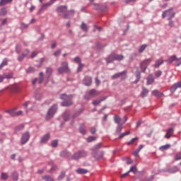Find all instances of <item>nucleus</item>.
<instances>
[{"label":"nucleus","instance_id":"c85d7f7f","mask_svg":"<svg viewBox=\"0 0 181 181\" xmlns=\"http://www.w3.org/2000/svg\"><path fill=\"white\" fill-rule=\"evenodd\" d=\"M166 62L168 64H172L173 62H176V55H172L166 60Z\"/></svg>","mask_w":181,"mask_h":181},{"label":"nucleus","instance_id":"a19ab883","mask_svg":"<svg viewBox=\"0 0 181 181\" xmlns=\"http://www.w3.org/2000/svg\"><path fill=\"white\" fill-rule=\"evenodd\" d=\"M97 140V137L93 136H89L87 139L86 141L87 142L90 143V142H93V141H96Z\"/></svg>","mask_w":181,"mask_h":181},{"label":"nucleus","instance_id":"a18cd8bd","mask_svg":"<svg viewBox=\"0 0 181 181\" xmlns=\"http://www.w3.org/2000/svg\"><path fill=\"white\" fill-rule=\"evenodd\" d=\"M66 177V171H62L60 175L58 177V180H62V179H64Z\"/></svg>","mask_w":181,"mask_h":181},{"label":"nucleus","instance_id":"6ab92c4d","mask_svg":"<svg viewBox=\"0 0 181 181\" xmlns=\"http://www.w3.org/2000/svg\"><path fill=\"white\" fill-rule=\"evenodd\" d=\"M49 139H50V134L47 133L42 137L40 144H46Z\"/></svg>","mask_w":181,"mask_h":181},{"label":"nucleus","instance_id":"7c9ffc66","mask_svg":"<svg viewBox=\"0 0 181 181\" xmlns=\"http://www.w3.org/2000/svg\"><path fill=\"white\" fill-rule=\"evenodd\" d=\"M161 64H163V59H158L156 61V63L154 64L155 69H159V66H161Z\"/></svg>","mask_w":181,"mask_h":181},{"label":"nucleus","instance_id":"6e6d98bb","mask_svg":"<svg viewBox=\"0 0 181 181\" xmlns=\"http://www.w3.org/2000/svg\"><path fill=\"white\" fill-rule=\"evenodd\" d=\"M83 67H84V64H83L82 63L78 64V66L77 69V72L80 73V71H83Z\"/></svg>","mask_w":181,"mask_h":181},{"label":"nucleus","instance_id":"5701e85b","mask_svg":"<svg viewBox=\"0 0 181 181\" xmlns=\"http://www.w3.org/2000/svg\"><path fill=\"white\" fill-rule=\"evenodd\" d=\"M148 93H149V90H148V88H143L140 95L141 98H145V97H146Z\"/></svg>","mask_w":181,"mask_h":181},{"label":"nucleus","instance_id":"052dcab7","mask_svg":"<svg viewBox=\"0 0 181 181\" xmlns=\"http://www.w3.org/2000/svg\"><path fill=\"white\" fill-rule=\"evenodd\" d=\"M26 73L28 74L35 73V68L29 67L28 69H26Z\"/></svg>","mask_w":181,"mask_h":181},{"label":"nucleus","instance_id":"8fccbe9b","mask_svg":"<svg viewBox=\"0 0 181 181\" xmlns=\"http://www.w3.org/2000/svg\"><path fill=\"white\" fill-rule=\"evenodd\" d=\"M43 80H44L43 72H40V73L39 80H38L39 84H42L43 83Z\"/></svg>","mask_w":181,"mask_h":181},{"label":"nucleus","instance_id":"423d86ee","mask_svg":"<svg viewBox=\"0 0 181 181\" xmlns=\"http://www.w3.org/2000/svg\"><path fill=\"white\" fill-rule=\"evenodd\" d=\"M57 112V104H54L52 107H50L47 112L45 119L47 121L49 119H52L54 115Z\"/></svg>","mask_w":181,"mask_h":181},{"label":"nucleus","instance_id":"79ce46f5","mask_svg":"<svg viewBox=\"0 0 181 181\" xmlns=\"http://www.w3.org/2000/svg\"><path fill=\"white\" fill-rule=\"evenodd\" d=\"M21 52H22V45H21L20 44H17L16 45V52H17L18 54H19Z\"/></svg>","mask_w":181,"mask_h":181},{"label":"nucleus","instance_id":"4468645a","mask_svg":"<svg viewBox=\"0 0 181 181\" xmlns=\"http://www.w3.org/2000/svg\"><path fill=\"white\" fill-rule=\"evenodd\" d=\"M92 83H93V78L90 76H85V78H83L84 86H87L88 87H89V86H91Z\"/></svg>","mask_w":181,"mask_h":181},{"label":"nucleus","instance_id":"20e7f679","mask_svg":"<svg viewBox=\"0 0 181 181\" xmlns=\"http://www.w3.org/2000/svg\"><path fill=\"white\" fill-rule=\"evenodd\" d=\"M59 98L63 100V102L61 103L62 107H71V105H73V95L62 93L60 95Z\"/></svg>","mask_w":181,"mask_h":181},{"label":"nucleus","instance_id":"1a4fd4ad","mask_svg":"<svg viewBox=\"0 0 181 181\" xmlns=\"http://www.w3.org/2000/svg\"><path fill=\"white\" fill-rule=\"evenodd\" d=\"M175 15H176V13L173 11V8H169L162 13V18L163 19H165V18L168 17V21H171L173 18H175Z\"/></svg>","mask_w":181,"mask_h":181},{"label":"nucleus","instance_id":"cd10ccee","mask_svg":"<svg viewBox=\"0 0 181 181\" xmlns=\"http://www.w3.org/2000/svg\"><path fill=\"white\" fill-rule=\"evenodd\" d=\"M151 94H153V95H155L156 97H158V98L163 97V93H162V92H160L158 90H153L151 92Z\"/></svg>","mask_w":181,"mask_h":181},{"label":"nucleus","instance_id":"b1692460","mask_svg":"<svg viewBox=\"0 0 181 181\" xmlns=\"http://www.w3.org/2000/svg\"><path fill=\"white\" fill-rule=\"evenodd\" d=\"M11 179L13 181H18L19 180V174L16 171H13L11 173Z\"/></svg>","mask_w":181,"mask_h":181},{"label":"nucleus","instance_id":"f8f14e48","mask_svg":"<svg viewBox=\"0 0 181 181\" xmlns=\"http://www.w3.org/2000/svg\"><path fill=\"white\" fill-rule=\"evenodd\" d=\"M59 156H61V158H67L68 159H72L71 158L73 157V156H71V153L66 150L61 151Z\"/></svg>","mask_w":181,"mask_h":181},{"label":"nucleus","instance_id":"3c124183","mask_svg":"<svg viewBox=\"0 0 181 181\" xmlns=\"http://www.w3.org/2000/svg\"><path fill=\"white\" fill-rule=\"evenodd\" d=\"M124 2L127 5H135L136 0H125Z\"/></svg>","mask_w":181,"mask_h":181},{"label":"nucleus","instance_id":"338daca9","mask_svg":"<svg viewBox=\"0 0 181 181\" xmlns=\"http://www.w3.org/2000/svg\"><path fill=\"white\" fill-rule=\"evenodd\" d=\"M155 76L156 77H160L162 76V71H157L156 73H155Z\"/></svg>","mask_w":181,"mask_h":181},{"label":"nucleus","instance_id":"f257e3e1","mask_svg":"<svg viewBox=\"0 0 181 181\" xmlns=\"http://www.w3.org/2000/svg\"><path fill=\"white\" fill-rule=\"evenodd\" d=\"M151 62H152V59L151 58L144 59L143 62L140 63V70L138 69L135 71L136 74V80L134 81V84H138L139 83V81L141 80V73H145L146 71V69H148V66L151 64Z\"/></svg>","mask_w":181,"mask_h":181},{"label":"nucleus","instance_id":"f03ea898","mask_svg":"<svg viewBox=\"0 0 181 181\" xmlns=\"http://www.w3.org/2000/svg\"><path fill=\"white\" fill-rule=\"evenodd\" d=\"M56 11L58 13H62L63 19H69L74 16V10L68 11L67 6H59L57 7Z\"/></svg>","mask_w":181,"mask_h":181},{"label":"nucleus","instance_id":"9d476101","mask_svg":"<svg viewBox=\"0 0 181 181\" xmlns=\"http://www.w3.org/2000/svg\"><path fill=\"white\" fill-rule=\"evenodd\" d=\"M29 139H30V133L29 132H24L21 139V145H25Z\"/></svg>","mask_w":181,"mask_h":181},{"label":"nucleus","instance_id":"09e8293b","mask_svg":"<svg viewBox=\"0 0 181 181\" xmlns=\"http://www.w3.org/2000/svg\"><path fill=\"white\" fill-rule=\"evenodd\" d=\"M131 134V132H126L124 133H122L119 137L118 139H122V138H124V136H127V135H129Z\"/></svg>","mask_w":181,"mask_h":181},{"label":"nucleus","instance_id":"c756f323","mask_svg":"<svg viewBox=\"0 0 181 181\" xmlns=\"http://www.w3.org/2000/svg\"><path fill=\"white\" fill-rule=\"evenodd\" d=\"M46 73L47 74V78L49 80V78H50V76H52V73H53V69H52V67H47Z\"/></svg>","mask_w":181,"mask_h":181},{"label":"nucleus","instance_id":"0eeeda50","mask_svg":"<svg viewBox=\"0 0 181 181\" xmlns=\"http://www.w3.org/2000/svg\"><path fill=\"white\" fill-rule=\"evenodd\" d=\"M88 153L86 150H80L74 153L71 157L74 160H78L81 158H86Z\"/></svg>","mask_w":181,"mask_h":181},{"label":"nucleus","instance_id":"bb28decb","mask_svg":"<svg viewBox=\"0 0 181 181\" xmlns=\"http://www.w3.org/2000/svg\"><path fill=\"white\" fill-rule=\"evenodd\" d=\"M99 11H100V12H107L108 11V6H107V4H101Z\"/></svg>","mask_w":181,"mask_h":181},{"label":"nucleus","instance_id":"864d4df0","mask_svg":"<svg viewBox=\"0 0 181 181\" xmlns=\"http://www.w3.org/2000/svg\"><path fill=\"white\" fill-rule=\"evenodd\" d=\"M181 64V57L180 58H177L176 57V59H175V66L177 67H179V66H180Z\"/></svg>","mask_w":181,"mask_h":181},{"label":"nucleus","instance_id":"dca6fc26","mask_svg":"<svg viewBox=\"0 0 181 181\" xmlns=\"http://www.w3.org/2000/svg\"><path fill=\"white\" fill-rule=\"evenodd\" d=\"M175 132V129L173 127H170L167 130V133L165 135V138H167V139H170V136L173 135V132Z\"/></svg>","mask_w":181,"mask_h":181},{"label":"nucleus","instance_id":"2f4dec72","mask_svg":"<svg viewBox=\"0 0 181 181\" xmlns=\"http://www.w3.org/2000/svg\"><path fill=\"white\" fill-rule=\"evenodd\" d=\"M13 0H1L0 1V6H5V5H8V4H11Z\"/></svg>","mask_w":181,"mask_h":181},{"label":"nucleus","instance_id":"6e6552de","mask_svg":"<svg viewBox=\"0 0 181 181\" xmlns=\"http://www.w3.org/2000/svg\"><path fill=\"white\" fill-rule=\"evenodd\" d=\"M59 74H63V73H70V69L69 68V63L67 62H62L61 63V67L57 69Z\"/></svg>","mask_w":181,"mask_h":181},{"label":"nucleus","instance_id":"5fc2aeb1","mask_svg":"<svg viewBox=\"0 0 181 181\" xmlns=\"http://www.w3.org/2000/svg\"><path fill=\"white\" fill-rule=\"evenodd\" d=\"M1 177L2 180H8V174L6 173H2Z\"/></svg>","mask_w":181,"mask_h":181},{"label":"nucleus","instance_id":"13d9d810","mask_svg":"<svg viewBox=\"0 0 181 181\" xmlns=\"http://www.w3.org/2000/svg\"><path fill=\"white\" fill-rule=\"evenodd\" d=\"M93 9H95V11H100V5L99 4H97V3H93Z\"/></svg>","mask_w":181,"mask_h":181},{"label":"nucleus","instance_id":"72a5a7b5","mask_svg":"<svg viewBox=\"0 0 181 181\" xmlns=\"http://www.w3.org/2000/svg\"><path fill=\"white\" fill-rule=\"evenodd\" d=\"M42 180L45 181H54V179H53V177H52L50 175H43L42 177Z\"/></svg>","mask_w":181,"mask_h":181},{"label":"nucleus","instance_id":"ea45409f","mask_svg":"<svg viewBox=\"0 0 181 181\" xmlns=\"http://www.w3.org/2000/svg\"><path fill=\"white\" fill-rule=\"evenodd\" d=\"M114 121H115V124H117V125H119V124L121 122V117L118 115H115Z\"/></svg>","mask_w":181,"mask_h":181},{"label":"nucleus","instance_id":"9b49d317","mask_svg":"<svg viewBox=\"0 0 181 181\" xmlns=\"http://www.w3.org/2000/svg\"><path fill=\"white\" fill-rule=\"evenodd\" d=\"M131 172L132 173H134V175H136V173H138V169L136 168V165H132L129 170L127 171V173H125L124 174H122L120 177L121 179H124V177H125L127 175H129V173H131Z\"/></svg>","mask_w":181,"mask_h":181},{"label":"nucleus","instance_id":"39448f33","mask_svg":"<svg viewBox=\"0 0 181 181\" xmlns=\"http://www.w3.org/2000/svg\"><path fill=\"white\" fill-rule=\"evenodd\" d=\"M101 148H103V143H99L91 149V155L96 160H100V159H103V158H104V151H100V156H97L98 150L101 149Z\"/></svg>","mask_w":181,"mask_h":181},{"label":"nucleus","instance_id":"49530a36","mask_svg":"<svg viewBox=\"0 0 181 181\" xmlns=\"http://www.w3.org/2000/svg\"><path fill=\"white\" fill-rule=\"evenodd\" d=\"M28 28H29V25L28 24H26L25 23H21L20 29H21V30H23L25 29H28Z\"/></svg>","mask_w":181,"mask_h":181},{"label":"nucleus","instance_id":"4c0bfd02","mask_svg":"<svg viewBox=\"0 0 181 181\" xmlns=\"http://www.w3.org/2000/svg\"><path fill=\"white\" fill-rule=\"evenodd\" d=\"M25 128V125L23 124H20L17 127H15V133L16 134L17 132H19V131H22Z\"/></svg>","mask_w":181,"mask_h":181},{"label":"nucleus","instance_id":"de8ad7c7","mask_svg":"<svg viewBox=\"0 0 181 181\" xmlns=\"http://www.w3.org/2000/svg\"><path fill=\"white\" fill-rule=\"evenodd\" d=\"M4 66H8V59H4L3 60V62H1V64H0V70L2 69V67H4Z\"/></svg>","mask_w":181,"mask_h":181},{"label":"nucleus","instance_id":"4be33fe9","mask_svg":"<svg viewBox=\"0 0 181 181\" xmlns=\"http://www.w3.org/2000/svg\"><path fill=\"white\" fill-rule=\"evenodd\" d=\"M167 172L168 173H176L179 172V168H177V166H173V167L169 168L167 170Z\"/></svg>","mask_w":181,"mask_h":181},{"label":"nucleus","instance_id":"4d7b16f0","mask_svg":"<svg viewBox=\"0 0 181 181\" xmlns=\"http://www.w3.org/2000/svg\"><path fill=\"white\" fill-rule=\"evenodd\" d=\"M181 159V152L177 153L175 156V160H180Z\"/></svg>","mask_w":181,"mask_h":181},{"label":"nucleus","instance_id":"c03bdc74","mask_svg":"<svg viewBox=\"0 0 181 181\" xmlns=\"http://www.w3.org/2000/svg\"><path fill=\"white\" fill-rule=\"evenodd\" d=\"M6 13H8V11H6V8H3L0 10L1 16H6Z\"/></svg>","mask_w":181,"mask_h":181},{"label":"nucleus","instance_id":"473e14b6","mask_svg":"<svg viewBox=\"0 0 181 181\" xmlns=\"http://www.w3.org/2000/svg\"><path fill=\"white\" fill-rule=\"evenodd\" d=\"M5 112H7V114H9L11 117H16V112L15 111V109L6 110Z\"/></svg>","mask_w":181,"mask_h":181},{"label":"nucleus","instance_id":"603ef678","mask_svg":"<svg viewBox=\"0 0 181 181\" xmlns=\"http://www.w3.org/2000/svg\"><path fill=\"white\" fill-rule=\"evenodd\" d=\"M147 46H148V45H147L146 44H144V45H141V47H140V48H139V53L144 52V51L145 50V49H146Z\"/></svg>","mask_w":181,"mask_h":181},{"label":"nucleus","instance_id":"c9c22d12","mask_svg":"<svg viewBox=\"0 0 181 181\" xmlns=\"http://www.w3.org/2000/svg\"><path fill=\"white\" fill-rule=\"evenodd\" d=\"M122 124H119L117 127L115 134L119 135V134H121V132L122 131Z\"/></svg>","mask_w":181,"mask_h":181},{"label":"nucleus","instance_id":"7ed1b4c3","mask_svg":"<svg viewBox=\"0 0 181 181\" xmlns=\"http://www.w3.org/2000/svg\"><path fill=\"white\" fill-rule=\"evenodd\" d=\"M107 64L114 63V61L122 62L124 60V55L117 54L115 52H112L107 57L105 58Z\"/></svg>","mask_w":181,"mask_h":181},{"label":"nucleus","instance_id":"e433bc0d","mask_svg":"<svg viewBox=\"0 0 181 181\" xmlns=\"http://www.w3.org/2000/svg\"><path fill=\"white\" fill-rule=\"evenodd\" d=\"M169 148H170V144H165L164 146H161L159 149L160 151H161L162 152H163V151H168V149H169Z\"/></svg>","mask_w":181,"mask_h":181},{"label":"nucleus","instance_id":"69168bd1","mask_svg":"<svg viewBox=\"0 0 181 181\" xmlns=\"http://www.w3.org/2000/svg\"><path fill=\"white\" fill-rule=\"evenodd\" d=\"M25 57L23 54L19 55L18 57V62H23V59H25Z\"/></svg>","mask_w":181,"mask_h":181},{"label":"nucleus","instance_id":"e2e57ef3","mask_svg":"<svg viewBox=\"0 0 181 181\" xmlns=\"http://www.w3.org/2000/svg\"><path fill=\"white\" fill-rule=\"evenodd\" d=\"M74 62H75V63H78V64H80V63H81V59H80L79 57H76L74 59Z\"/></svg>","mask_w":181,"mask_h":181},{"label":"nucleus","instance_id":"393cba45","mask_svg":"<svg viewBox=\"0 0 181 181\" xmlns=\"http://www.w3.org/2000/svg\"><path fill=\"white\" fill-rule=\"evenodd\" d=\"M100 93L99 91H97L95 89H91L89 90V95H91L92 97H97V95H100Z\"/></svg>","mask_w":181,"mask_h":181},{"label":"nucleus","instance_id":"0e129e2a","mask_svg":"<svg viewBox=\"0 0 181 181\" xmlns=\"http://www.w3.org/2000/svg\"><path fill=\"white\" fill-rule=\"evenodd\" d=\"M90 131L92 135H94L95 132H97V129H95V127H90Z\"/></svg>","mask_w":181,"mask_h":181},{"label":"nucleus","instance_id":"f704fd0d","mask_svg":"<svg viewBox=\"0 0 181 181\" xmlns=\"http://www.w3.org/2000/svg\"><path fill=\"white\" fill-rule=\"evenodd\" d=\"M34 97H35V100H37V101H40V100H42V98H43V94H42L40 93H36L34 95Z\"/></svg>","mask_w":181,"mask_h":181},{"label":"nucleus","instance_id":"bf43d9fd","mask_svg":"<svg viewBox=\"0 0 181 181\" xmlns=\"http://www.w3.org/2000/svg\"><path fill=\"white\" fill-rule=\"evenodd\" d=\"M13 77V73H10L4 76H3V78H7V79H9V78H12Z\"/></svg>","mask_w":181,"mask_h":181},{"label":"nucleus","instance_id":"2eb2a0df","mask_svg":"<svg viewBox=\"0 0 181 181\" xmlns=\"http://www.w3.org/2000/svg\"><path fill=\"white\" fill-rule=\"evenodd\" d=\"M177 88H181V81L174 83L171 86L170 92L172 93V94H173V93H175V91H176V90H177Z\"/></svg>","mask_w":181,"mask_h":181},{"label":"nucleus","instance_id":"412c9836","mask_svg":"<svg viewBox=\"0 0 181 181\" xmlns=\"http://www.w3.org/2000/svg\"><path fill=\"white\" fill-rule=\"evenodd\" d=\"M127 73V71H123L120 73L115 74L112 76V80H117V78H119V77H122V76H124Z\"/></svg>","mask_w":181,"mask_h":181},{"label":"nucleus","instance_id":"37998d69","mask_svg":"<svg viewBox=\"0 0 181 181\" xmlns=\"http://www.w3.org/2000/svg\"><path fill=\"white\" fill-rule=\"evenodd\" d=\"M58 145H59V140L57 139L52 141L51 143V146H52V148H57Z\"/></svg>","mask_w":181,"mask_h":181},{"label":"nucleus","instance_id":"680f3d73","mask_svg":"<svg viewBox=\"0 0 181 181\" xmlns=\"http://www.w3.org/2000/svg\"><path fill=\"white\" fill-rule=\"evenodd\" d=\"M135 141H138V137H134L132 139L131 141L127 143V145H132V144H134Z\"/></svg>","mask_w":181,"mask_h":181},{"label":"nucleus","instance_id":"aec40b11","mask_svg":"<svg viewBox=\"0 0 181 181\" xmlns=\"http://www.w3.org/2000/svg\"><path fill=\"white\" fill-rule=\"evenodd\" d=\"M79 132L82 134V135H86L87 134V130H86V125L84 123H81L79 126Z\"/></svg>","mask_w":181,"mask_h":181},{"label":"nucleus","instance_id":"58836bf2","mask_svg":"<svg viewBox=\"0 0 181 181\" xmlns=\"http://www.w3.org/2000/svg\"><path fill=\"white\" fill-rule=\"evenodd\" d=\"M81 29H82L83 32H88V27H87V24H86L85 23H81Z\"/></svg>","mask_w":181,"mask_h":181},{"label":"nucleus","instance_id":"774afa93","mask_svg":"<svg viewBox=\"0 0 181 181\" xmlns=\"http://www.w3.org/2000/svg\"><path fill=\"white\" fill-rule=\"evenodd\" d=\"M29 53H30L29 50H28V49H26L22 53V54L26 57L29 56Z\"/></svg>","mask_w":181,"mask_h":181},{"label":"nucleus","instance_id":"ddd939ff","mask_svg":"<svg viewBox=\"0 0 181 181\" xmlns=\"http://www.w3.org/2000/svg\"><path fill=\"white\" fill-rule=\"evenodd\" d=\"M105 100H107V96H100L98 99L94 100L92 102V104L98 105L100 103H103V101H105Z\"/></svg>","mask_w":181,"mask_h":181},{"label":"nucleus","instance_id":"a211bd4d","mask_svg":"<svg viewBox=\"0 0 181 181\" xmlns=\"http://www.w3.org/2000/svg\"><path fill=\"white\" fill-rule=\"evenodd\" d=\"M147 82L146 85L147 86H151V84L153 83V81H155V78H153V75L152 74H150L146 78Z\"/></svg>","mask_w":181,"mask_h":181},{"label":"nucleus","instance_id":"a878e982","mask_svg":"<svg viewBox=\"0 0 181 181\" xmlns=\"http://www.w3.org/2000/svg\"><path fill=\"white\" fill-rule=\"evenodd\" d=\"M76 173L78 175H86V173H88V170L84 168H78L76 170Z\"/></svg>","mask_w":181,"mask_h":181},{"label":"nucleus","instance_id":"f3484780","mask_svg":"<svg viewBox=\"0 0 181 181\" xmlns=\"http://www.w3.org/2000/svg\"><path fill=\"white\" fill-rule=\"evenodd\" d=\"M62 118L64 119V121H65V122H67V121L70 119V111L65 110L62 114Z\"/></svg>","mask_w":181,"mask_h":181}]
</instances>
